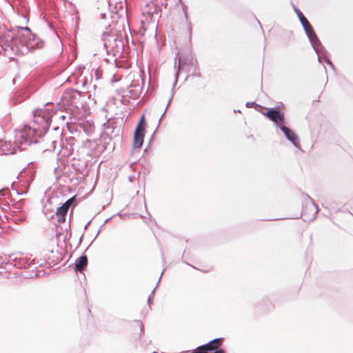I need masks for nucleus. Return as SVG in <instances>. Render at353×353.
Segmentation results:
<instances>
[{
	"label": "nucleus",
	"mask_w": 353,
	"mask_h": 353,
	"mask_svg": "<svg viewBox=\"0 0 353 353\" xmlns=\"http://www.w3.org/2000/svg\"><path fill=\"white\" fill-rule=\"evenodd\" d=\"M18 35L9 30L0 37V54L12 59L14 55H24L30 51L43 47V41L33 33L28 26H17Z\"/></svg>",
	"instance_id": "obj_1"
},
{
	"label": "nucleus",
	"mask_w": 353,
	"mask_h": 353,
	"mask_svg": "<svg viewBox=\"0 0 353 353\" xmlns=\"http://www.w3.org/2000/svg\"><path fill=\"white\" fill-rule=\"evenodd\" d=\"M33 125H24L16 135V142L31 145L38 143L35 137L41 138L48 131L54 114H57V107L53 103L48 102L42 108L33 110Z\"/></svg>",
	"instance_id": "obj_2"
},
{
	"label": "nucleus",
	"mask_w": 353,
	"mask_h": 353,
	"mask_svg": "<svg viewBox=\"0 0 353 353\" xmlns=\"http://www.w3.org/2000/svg\"><path fill=\"white\" fill-rule=\"evenodd\" d=\"M102 39L105 41L103 46L106 50L107 54L116 57L117 54L121 55L124 52V43L121 33L103 32Z\"/></svg>",
	"instance_id": "obj_3"
},
{
	"label": "nucleus",
	"mask_w": 353,
	"mask_h": 353,
	"mask_svg": "<svg viewBox=\"0 0 353 353\" xmlns=\"http://www.w3.org/2000/svg\"><path fill=\"white\" fill-rule=\"evenodd\" d=\"M13 254L9 256L7 261H3L2 263H5L7 265H11L18 269H31V272H30L26 278H34L37 276H42L45 272H43L41 275L40 274V271H36L37 269V266L34 265V260L30 261L28 257L24 256H15L13 257Z\"/></svg>",
	"instance_id": "obj_4"
},
{
	"label": "nucleus",
	"mask_w": 353,
	"mask_h": 353,
	"mask_svg": "<svg viewBox=\"0 0 353 353\" xmlns=\"http://www.w3.org/2000/svg\"><path fill=\"white\" fill-rule=\"evenodd\" d=\"M86 97L89 98V95L76 89L70 88L64 92L63 99L68 105L79 110L84 107L86 103Z\"/></svg>",
	"instance_id": "obj_5"
},
{
	"label": "nucleus",
	"mask_w": 353,
	"mask_h": 353,
	"mask_svg": "<svg viewBox=\"0 0 353 353\" xmlns=\"http://www.w3.org/2000/svg\"><path fill=\"white\" fill-rule=\"evenodd\" d=\"M178 61L179 63L177 65L176 63H174V68L179 72L182 70H185L187 72H190L192 66L198 62L196 58L194 57L192 52L189 50L181 53L178 57Z\"/></svg>",
	"instance_id": "obj_6"
},
{
	"label": "nucleus",
	"mask_w": 353,
	"mask_h": 353,
	"mask_svg": "<svg viewBox=\"0 0 353 353\" xmlns=\"http://www.w3.org/2000/svg\"><path fill=\"white\" fill-rule=\"evenodd\" d=\"M167 6L168 0H153L146 5L143 13L150 17V20H155L161 17L163 7L166 8Z\"/></svg>",
	"instance_id": "obj_7"
},
{
	"label": "nucleus",
	"mask_w": 353,
	"mask_h": 353,
	"mask_svg": "<svg viewBox=\"0 0 353 353\" xmlns=\"http://www.w3.org/2000/svg\"><path fill=\"white\" fill-rule=\"evenodd\" d=\"M284 104L282 102H278L274 107L265 108L266 112L263 114L271 121L273 123L285 120L283 108Z\"/></svg>",
	"instance_id": "obj_8"
},
{
	"label": "nucleus",
	"mask_w": 353,
	"mask_h": 353,
	"mask_svg": "<svg viewBox=\"0 0 353 353\" xmlns=\"http://www.w3.org/2000/svg\"><path fill=\"white\" fill-rule=\"evenodd\" d=\"M285 124L286 120L274 123L276 128L282 131L285 138L290 141L295 148H299L300 141L299 137L291 128L287 127Z\"/></svg>",
	"instance_id": "obj_9"
},
{
	"label": "nucleus",
	"mask_w": 353,
	"mask_h": 353,
	"mask_svg": "<svg viewBox=\"0 0 353 353\" xmlns=\"http://www.w3.org/2000/svg\"><path fill=\"white\" fill-rule=\"evenodd\" d=\"M76 204V199L75 196H74L68 199L63 204H62V205L57 208L55 215L57 216V221L59 223H62L65 222L66 216L70 207L72 205L74 207Z\"/></svg>",
	"instance_id": "obj_10"
},
{
	"label": "nucleus",
	"mask_w": 353,
	"mask_h": 353,
	"mask_svg": "<svg viewBox=\"0 0 353 353\" xmlns=\"http://www.w3.org/2000/svg\"><path fill=\"white\" fill-rule=\"evenodd\" d=\"M294 10L299 18V20L304 30L306 36H309L314 32V28L310 24L307 18L304 16L303 12L296 7L294 6Z\"/></svg>",
	"instance_id": "obj_11"
},
{
	"label": "nucleus",
	"mask_w": 353,
	"mask_h": 353,
	"mask_svg": "<svg viewBox=\"0 0 353 353\" xmlns=\"http://www.w3.org/2000/svg\"><path fill=\"white\" fill-rule=\"evenodd\" d=\"M307 37L310 41V45L312 46V48L314 49L316 53H320L321 52H326L325 48L321 43L315 31L311 34H309V36H307Z\"/></svg>",
	"instance_id": "obj_12"
},
{
	"label": "nucleus",
	"mask_w": 353,
	"mask_h": 353,
	"mask_svg": "<svg viewBox=\"0 0 353 353\" xmlns=\"http://www.w3.org/2000/svg\"><path fill=\"white\" fill-rule=\"evenodd\" d=\"M145 131L135 128L133 134V150L141 148L143 144Z\"/></svg>",
	"instance_id": "obj_13"
},
{
	"label": "nucleus",
	"mask_w": 353,
	"mask_h": 353,
	"mask_svg": "<svg viewBox=\"0 0 353 353\" xmlns=\"http://www.w3.org/2000/svg\"><path fill=\"white\" fill-rule=\"evenodd\" d=\"M6 218L9 221L11 220L15 224H21L24 222L26 219V214L24 212H19L18 213L11 211L6 215Z\"/></svg>",
	"instance_id": "obj_14"
},
{
	"label": "nucleus",
	"mask_w": 353,
	"mask_h": 353,
	"mask_svg": "<svg viewBox=\"0 0 353 353\" xmlns=\"http://www.w3.org/2000/svg\"><path fill=\"white\" fill-rule=\"evenodd\" d=\"M88 263V256L83 253L79 256L74 263V270L76 272H82L83 269L87 266Z\"/></svg>",
	"instance_id": "obj_15"
},
{
	"label": "nucleus",
	"mask_w": 353,
	"mask_h": 353,
	"mask_svg": "<svg viewBox=\"0 0 353 353\" xmlns=\"http://www.w3.org/2000/svg\"><path fill=\"white\" fill-rule=\"evenodd\" d=\"M255 307L261 311H268L274 307L268 297L263 298L259 303H257L255 305Z\"/></svg>",
	"instance_id": "obj_16"
},
{
	"label": "nucleus",
	"mask_w": 353,
	"mask_h": 353,
	"mask_svg": "<svg viewBox=\"0 0 353 353\" xmlns=\"http://www.w3.org/2000/svg\"><path fill=\"white\" fill-rule=\"evenodd\" d=\"M103 146H105V150L112 152L114 149V144L112 143V137L106 135L99 140Z\"/></svg>",
	"instance_id": "obj_17"
},
{
	"label": "nucleus",
	"mask_w": 353,
	"mask_h": 353,
	"mask_svg": "<svg viewBox=\"0 0 353 353\" xmlns=\"http://www.w3.org/2000/svg\"><path fill=\"white\" fill-rule=\"evenodd\" d=\"M327 52H320L316 53L318 56V61L319 63H322L323 61L325 62L327 64H328L333 70H335L334 65L332 62V61L330 59V58L327 55Z\"/></svg>",
	"instance_id": "obj_18"
},
{
	"label": "nucleus",
	"mask_w": 353,
	"mask_h": 353,
	"mask_svg": "<svg viewBox=\"0 0 353 353\" xmlns=\"http://www.w3.org/2000/svg\"><path fill=\"white\" fill-rule=\"evenodd\" d=\"M10 201L11 203H12V208L11 211L15 212L16 213H18L19 212H23L22 210V206L25 202L23 199H21L19 201H14V199H10Z\"/></svg>",
	"instance_id": "obj_19"
},
{
	"label": "nucleus",
	"mask_w": 353,
	"mask_h": 353,
	"mask_svg": "<svg viewBox=\"0 0 353 353\" xmlns=\"http://www.w3.org/2000/svg\"><path fill=\"white\" fill-rule=\"evenodd\" d=\"M146 125H147V123H146V121H145V114H143L141 116L139 121L137 123L135 128H138L139 130L145 131Z\"/></svg>",
	"instance_id": "obj_20"
},
{
	"label": "nucleus",
	"mask_w": 353,
	"mask_h": 353,
	"mask_svg": "<svg viewBox=\"0 0 353 353\" xmlns=\"http://www.w3.org/2000/svg\"><path fill=\"white\" fill-rule=\"evenodd\" d=\"M201 349H203L206 353H208V352L212 353L218 347H215L214 345H212L210 341H209L205 344L201 345Z\"/></svg>",
	"instance_id": "obj_21"
},
{
	"label": "nucleus",
	"mask_w": 353,
	"mask_h": 353,
	"mask_svg": "<svg viewBox=\"0 0 353 353\" xmlns=\"http://www.w3.org/2000/svg\"><path fill=\"white\" fill-rule=\"evenodd\" d=\"M174 88H172V90H171V96H170V99H169V100H168V104H167V105H166V108H165V110H164L163 113L162 114V115L161 116V117H160V119H159V123H158V125H157V128L159 127V124H160V123H161V120H162L163 117H164V115L165 114L166 111H167V110H168V106L170 105V103H171V101L172 100V99H173V97H174Z\"/></svg>",
	"instance_id": "obj_22"
},
{
	"label": "nucleus",
	"mask_w": 353,
	"mask_h": 353,
	"mask_svg": "<svg viewBox=\"0 0 353 353\" xmlns=\"http://www.w3.org/2000/svg\"><path fill=\"white\" fill-rule=\"evenodd\" d=\"M192 67L193 68V72L190 74V77H201L202 74L200 72V68H199V63L197 62L195 65H193Z\"/></svg>",
	"instance_id": "obj_23"
},
{
	"label": "nucleus",
	"mask_w": 353,
	"mask_h": 353,
	"mask_svg": "<svg viewBox=\"0 0 353 353\" xmlns=\"http://www.w3.org/2000/svg\"><path fill=\"white\" fill-rule=\"evenodd\" d=\"M89 145L88 147H90L92 150L94 152V154L95 155L96 154V149H97V147H98V145L99 143V141H90V140H88L87 141Z\"/></svg>",
	"instance_id": "obj_24"
},
{
	"label": "nucleus",
	"mask_w": 353,
	"mask_h": 353,
	"mask_svg": "<svg viewBox=\"0 0 353 353\" xmlns=\"http://www.w3.org/2000/svg\"><path fill=\"white\" fill-rule=\"evenodd\" d=\"M212 345H214L215 347H221L223 342V338L219 337V338H215L211 341H210Z\"/></svg>",
	"instance_id": "obj_25"
},
{
	"label": "nucleus",
	"mask_w": 353,
	"mask_h": 353,
	"mask_svg": "<svg viewBox=\"0 0 353 353\" xmlns=\"http://www.w3.org/2000/svg\"><path fill=\"white\" fill-rule=\"evenodd\" d=\"M105 146H103L102 143L99 141L97 149H96V156L101 155L103 152L105 151Z\"/></svg>",
	"instance_id": "obj_26"
},
{
	"label": "nucleus",
	"mask_w": 353,
	"mask_h": 353,
	"mask_svg": "<svg viewBox=\"0 0 353 353\" xmlns=\"http://www.w3.org/2000/svg\"><path fill=\"white\" fill-rule=\"evenodd\" d=\"M245 107L248 108H253V107H258V108H264L263 106L256 103V102H254V101H248V102H247L245 103Z\"/></svg>",
	"instance_id": "obj_27"
},
{
	"label": "nucleus",
	"mask_w": 353,
	"mask_h": 353,
	"mask_svg": "<svg viewBox=\"0 0 353 353\" xmlns=\"http://www.w3.org/2000/svg\"><path fill=\"white\" fill-rule=\"evenodd\" d=\"M307 197L308 200L311 201L312 207L315 209V214H316L319 210V207L314 202L313 199L309 195H307Z\"/></svg>",
	"instance_id": "obj_28"
},
{
	"label": "nucleus",
	"mask_w": 353,
	"mask_h": 353,
	"mask_svg": "<svg viewBox=\"0 0 353 353\" xmlns=\"http://www.w3.org/2000/svg\"><path fill=\"white\" fill-rule=\"evenodd\" d=\"M52 130L56 132L58 137L61 136L63 131L59 126H54Z\"/></svg>",
	"instance_id": "obj_29"
},
{
	"label": "nucleus",
	"mask_w": 353,
	"mask_h": 353,
	"mask_svg": "<svg viewBox=\"0 0 353 353\" xmlns=\"http://www.w3.org/2000/svg\"><path fill=\"white\" fill-rule=\"evenodd\" d=\"M201 345L192 350L190 353H206L203 349H201Z\"/></svg>",
	"instance_id": "obj_30"
},
{
	"label": "nucleus",
	"mask_w": 353,
	"mask_h": 353,
	"mask_svg": "<svg viewBox=\"0 0 353 353\" xmlns=\"http://www.w3.org/2000/svg\"><path fill=\"white\" fill-rule=\"evenodd\" d=\"M8 193H9V189L8 188H3L0 190V198L3 196H6Z\"/></svg>",
	"instance_id": "obj_31"
},
{
	"label": "nucleus",
	"mask_w": 353,
	"mask_h": 353,
	"mask_svg": "<svg viewBox=\"0 0 353 353\" xmlns=\"http://www.w3.org/2000/svg\"><path fill=\"white\" fill-rule=\"evenodd\" d=\"M2 210H3L5 211H9V212H10V210H12V208H10V204L8 202H6L5 203H3Z\"/></svg>",
	"instance_id": "obj_32"
},
{
	"label": "nucleus",
	"mask_w": 353,
	"mask_h": 353,
	"mask_svg": "<svg viewBox=\"0 0 353 353\" xmlns=\"http://www.w3.org/2000/svg\"><path fill=\"white\" fill-rule=\"evenodd\" d=\"M111 219H112V217H110V218L107 219L104 221V223H103V225L101 226L100 229H99V231L97 232V233L96 236H94V240H95V239H96V238L97 237V236H98V235H99V234L100 233L101 230V228H102L105 224H106V223H108V222Z\"/></svg>",
	"instance_id": "obj_33"
},
{
	"label": "nucleus",
	"mask_w": 353,
	"mask_h": 353,
	"mask_svg": "<svg viewBox=\"0 0 353 353\" xmlns=\"http://www.w3.org/2000/svg\"><path fill=\"white\" fill-rule=\"evenodd\" d=\"M161 276H162V274H161L160 277L159 278L158 282H157L155 288L153 289V290L152 291V292H151V294L150 295V296H151V298H152L154 294V292H155L156 289L157 288V287L159 285V282L161 281Z\"/></svg>",
	"instance_id": "obj_34"
},
{
	"label": "nucleus",
	"mask_w": 353,
	"mask_h": 353,
	"mask_svg": "<svg viewBox=\"0 0 353 353\" xmlns=\"http://www.w3.org/2000/svg\"><path fill=\"white\" fill-rule=\"evenodd\" d=\"M179 74H180V72L179 71H176V72H175V80H174V82L173 85H172V88H175V86L176 85Z\"/></svg>",
	"instance_id": "obj_35"
},
{
	"label": "nucleus",
	"mask_w": 353,
	"mask_h": 353,
	"mask_svg": "<svg viewBox=\"0 0 353 353\" xmlns=\"http://www.w3.org/2000/svg\"><path fill=\"white\" fill-rule=\"evenodd\" d=\"M48 27H49L51 30H54V31L55 32L56 34L58 36V34H57V32H56L55 27L54 26L53 23H52V22L48 21Z\"/></svg>",
	"instance_id": "obj_36"
},
{
	"label": "nucleus",
	"mask_w": 353,
	"mask_h": 353,
	"mask_svg": "<svg viewBox=\"0 0 353 353\" xmlns=\"http://www.w3.org/2000/svg\"><path fill=\"white\" fill-rule=\"evenodd\" d=\"M212 353H225L221 347H218Z\"/></svg>",
	"instance_id": "obj_37"
},
{
	"label": "nucleus",
	"mask_w": 353,
	"mask_h": 353,
	"mask_svg": "<svg viewBox=\"0 0 353 353\" xmlns=\"http://www.w3.org/2000/svg\"><path fill=\"white\" fill-rule=\"evenodd\" d=\"M154 133H155V132L152 135V137H151V139L150 140L149 144H150L152 143V139H153V137L154 136ZM148 148H150V145H148V147L144 150V151H143L144 154L147 152Z\"/></svg>",
	"instance_id": "obj_38"
},
{
	"label": "nucleus",
	"mask_w": 353,
	"mask_h": 353,
	"mask_svg": "<svg viewBox=\"0 0 353 353\" xmlns=\"http://www.w3.org/2000/svg\"><path fill=\"white\" fill-rule=\"evenodd\" d=\"M55 116H58L59 118L60 119H61L62 121H65V119H66V116L65 114H61V115H59V114L57 113V114H54Z\"/></svg>",
	"instance_id": "obj_39"
},
{
	"label": "nucleus",
	"mask_w": 353,
	"mask_h": 353,
	"mask_svg": "<svg viewBox=\"0 0 353 353\" xmlns=\"http://www.w3.org/2000/svg\"><path fill=\"white\" fill-rule=\"evenodd\" d=\"M13 185H14V183L12 184V188L14 190ZM14 190L16 191L17 194H19V195H21V194H26V192H19L17 189H14Z\"/></svg>",
	"instance_id": "obj_40"
},
{
	"label": "nucleus",
	"mask_w": 353,
	"mask_h": 353,
	"mask_svg": "<svg viewBox=\"0 0 353 353\" xmlns=\"http://www.w3.org/2000/svg\"><path fill=\"white\" fill-rule=\"evenodd\" d=\"M92 222V219H90L84 226V230H86L88 228V226Z\"/></svg>",
	"instance_id": "obj_41"
},
{
	"label": "nucleus",
	"mask_w": 353,
	"mask_h": 353,
	"mask_svg": "<svg viewBox=\"0 0 353 353\" xmlns=\"http://www.w3.org/2000/svg\"><path fill=\"white\" fill-rule=\"evenodd\" d=\"M147 302H148V305L149 306H150V305H151V304H152V298H151V296H148Z\"/></svg>",
	"instance_id": "obj_42"
},
{
	"label": "nucleus",
	"mask_w": 353,
	"mask_h": 353,
	"mask_svg": "<svg viewBox=\"0 0 353 353\" xmlns=\"http://www.w3.org/2000/svg\"><path fill=\"white\" fill-rule=\"evenodd\" d=\"M138 323H140V330H141V332H143V324L142 323V322H141L140 321H137Z\"/></svg>",
	"instance_id": "obj_43"
},
{
	"label": "nucleus",
	"mask_w": 353,
	"mask_h": 353,
	"mask_svg": "<svg viewBox=\"0 0 353 353\" xmlns=\"http://www.w3.org/2000/svg\"><path fill=\"white\" fill-rule=\"evenodd\" d=\"M106 17H107L106 13H101V19H105Z\"/></svg>",
	"instance_id": "obj_44"
},
{
	"label": "nucleus",
	"mask_w": 353,
	"mask_h": 353,
	"mask_svg": "<svg viewBox=\"0 0 353 353\" xmlns=\"http://www.w3.org/2000/svg\"><path fill=\"white\" fill-rule=\"evenodd\" d=\"M92 130V127H90L88 130L84 129V131L86 132L87 134H89L90 132Z\"/></svg>",
	"instance_id": "obj_45"
},
{
	"label": "nucleus",
	"mask_w": 353,
	"mask_h": 353,
	"mask_svg": "<svg viewBox=\"0 0 353 353\" xmlns=\"http://www.w3.org/2000/svg\"><path fill=\"white\" fill-rule=\"evenodd\" d=\"M137 86H139V84H136L133 82H132L131 84L130 85V87H137Z\"/></svg>",
	"instance_id": "obj_46"
},
{
	"label": "nucleus",
	"mask_w": 353,
	"mask_h": 353,
	"mask_svg": "<svg viewBox=\"0 0 353 353\" xmlns=\"http://www.w3.org/2000/svg\"><path fill=\"white\" fill-rule=\"evenodd\" d=\"M185 17L186 20L188 21V24L190 25V21H188V15H187L186 13H185Z\"/></svg>",
	"instance_id": "obj_47"
},
{
	"label": "nucleus",
	"mask_w": 353,
	"mask_h": 353,
	"mask_svg": "<svg viewBox=\"0 0 353 353\" xmlns=\"http://www.w3.org/2000/svg\"><path fill=\"white\" fill-rule=\"evenodd\" d=\"M183 262L184 263L187 264L188 265H190V266L192 267L193 268H195L192 265H191V264L188 263V262H185V261H183Z\"/></svg>",
	"instance_id": "obj_48"
},
{
	"label": "nucleus",
	"mask_w": 353,
	"mask_h": 353,
	"mask_svg": "<svg viewBox=\"0 0 353 353\" xmlns=\"http://www.w3.org/2000/svg\"><path fill=\"white\" fill-rule=\"evenodd\" d=\"M282 219H283V218H281V219L277 218V219H267V220L272 221V220H282Z\"/></svg>",
	"instance_id": "obj_49"
},
{
	"label": "nucleus",
	"mask_w": 353,
	"mask_h": 353,
	"mask_svg": "<svg viewBox=\"0 0 353 353\" xmlns=\"http://www.w3.org/2000/svg\"><path fill=\"white\" fill-rule=\"evenodd\" d=\"M129 93H130L131 95H135V94H136V93H134V91H132V90H130V91H129Z\"/></svg>",
	"instance_id": "obj_50"
},
{
	"label": "nucleus",
	"mask_w": 353,
	"mask_h": 353,
	"mask_svg": "<svg viewBox=\"0 0 353 353\" xmlns=\"http://www.w3.org/2000/svg\"><path fill=\"white\" fill-rule=\"evenodd\" d=\"M133 179H134V176H129V181L130 182H132L133 181Z\"/></svg>",
	"instance_id": "obj_51"
},
{
	"label": "nucleus",
	"mask_w": 353,
	"mask_h": 353,
	"mask_svg": "<svg viewBox=\"0 0 353 353\" xmlns=\"http://www.w3.org/2000/svg\"><path fill=\"white\" fill-rule=\"evenodd\" d=\"M234 112H241L240 110H234Z\"/></svg>",
	"instance_id": "obj_52"
},
{
	"label": "nucleus",
	"mask_w": 353,
	"mask_h": 353,
	"mask_svg": "<svg viewBox=\"0 0 353 353\" xmlns=\"http://www.w3.org/2000/svg\"><path fill=\"white\" fill-rule=\"evenodd\" d=\"M161 254H162V258H163V261H164V258H163V251L161 249Z\"/></svg>",
	"instance_id": "obj_53"
},
{
	"label": "nucleus",
	"mask_w": 353,
	"mask_h": 353,
	"mask_svg": "<svg viewBox=\"0 0 353 353\" xmlns=\"http://www.w3.org/2000/svg\"><path fill=\"white\" fill-rule=\"evenodd\" d=\"M57 140H53L52 143L55 145L57 143Z\"/></svg>",
	"instance_id": "obj_54"
},
{
	"label": "nucleus",
	"mask_w": 353,
	"mask_h": 353,
	"mask_svg": "<svg viewBox=\"0 0 353 353\" xmlns=\"http://www.w3.org/2000/svg\"><path fill=\"white\" fill-rule=\"evenodd\" d=\"M82 239H83V235H81V237H80V239H79V243H81V242Z\"/></svg>",
	"instance_id": "obj_55"
},
{
	"label": "nucleus",
	"mask_w": 353,
	"mask_h": 353,
	"mask_svg": "<svg viewBox=\"0 0 353 353\" xmlns=\"http://www.w3.org/2000/svg\"><path fill=\"white\" fill-rule=\"evenodd\" d=\"M257 21H258V23H259V26H260L261 28L262 29V26H261V22H259L258 20H257Z\"/></svg>",
	"instance_id": "obj_56"
},
{
	"label": "nucleus",
	"mask_w": 353,
	"mask_h": 353,
	"mask_svg": "<svg viewBox=\"0 0 353 353\" xmlns=\"http://www.w3.org/2000/svg\"><path fill=\"white\" fill-rule=\"evenodd\" d=\"M1 154H8V153H6V152H2Z\"/></svg>",
	"instance_id": "obj_57"
},
{
	"label": "nucleus",
	"mask_w": 353,
	"mask_h": 353,
	"mask_svg": "<svg viewBox=\"0 0 353 353\" xmlns=\"http://www.w3.org/2000/svg\"><path fill=\"white\" fill-rule=\"evenodd\" d=\"M152 353H158L157 352H153Z\"/></svg>",
	"instance_id": "obj_58"
}]
</instances>
